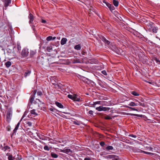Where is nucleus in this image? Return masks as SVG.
<instances>
[{
    "mask_svg": "<svg viewBox=\"0 0 160 160\" xmlns=\"http://www.w3.org/2000/svg\"><path fill=\"white\" fill-rule=\"evenodd\" d=\"M11 115V112L8 111L7 115V118L8 119L10 118V115Z\"/></svg>",
    "mask_w": 160,
    "mask_h": 160,
    "instance_id": "aec40b11",
    "label": "nucleus"
},
{
    "mask_svg": "<svg viewBox=\"0 0 160 160\" xmlns=\"http://www.w3.org/2000/svg\"><path fill=\"white\" fill-rule=\"evenodd\" d=\"M35 104L34 103H31V108L32 109L31 110V114H33L34 115H37L38 114L36 112V108H37V107L38 106V104H36L35 105V106L34 107Z\"/></svg>",
    "mask_w": 160,
    "mask_h": 160,
    "instance_id": "f257e3e1",
    "label": "nucleus"
},
{
    "mask_svg": "<svg viewBox=\"0 0 160 160\" xmlns=\"http://www.w3.org/2000/svg\"><path fill=\"white\" fill-rule=\"evenodd\" d=\"M4 151H6L8 149L10 148V147L8 146H6L4 147Z\"/></svg>",
    "mask_w": 160,
    "mask_h": 160,
    "instance_id": "4c0bfd02",
    "label": "nucleus"
},
{
    "mask_svg": "<svg viewBox=\"0 0 160 160\" xmlns=\"http://www.w3.org/2000/svg\"><path fill=\"white\" fill-rule=\"evenodd\" d=\"M105 144V143L103 142H100V145L102 146H103Z\"/></svg>",
    "mask_w": 160,
    "mask_h": 160,
    "instance_id": "37998d69",
    "label": "nucleus"
},
{
    "mask_svg": "<svg viewBox=\"0 0 160 160\" xmlns=\"http://www.w3.org/2000/svg\"><path fill=\"white\" fill-rule=\"evenodd\" d=\"M45 60L42 57H39L38 60V62L41 64L43 65Z\"/></svg>",
    "mask_w": 160,
    "mask_h": 160,
    "instance_id": "39448f33",
    "label": "nucleus"
},
{
    "mask_svg": "<svg viewBox=\"0 0 160 160\" xmlns=\"http://www.w3.org/2000/svg\"><path fill=\"white\" fill-rule=\"evenodd\" d=\"M20 122H19L17 124L15 128L14 129L13 131V133L15 132H16V131L17 130V129L18 128V127L19 126Z\"/></svg>",
    "mask_w": 160,
    "mask_h": 160,
    "instance_id": "f3484780",
    "label": "nucleus"
},
{
    "mask_svg": "<svg viewBox=\"0 0 160 160\" xmlns=\"http://www.w3.org/2000/svg\"><path fill=\"white\" fill-rule=\"evenodd\" d=\"M129 136L130 137H132V138H136L137 137L135 135H129Z\"/></svg>",
    "mask_w": 160,
    "mask_h": 160,
    "instance_id": "8fccbe9b",
    "label": "nucleus"
},
{
    "mask_svg": "<svg viewBox=\"0 0 160 160\" xmlns=\"http://www.w3.org/2000/svg\"><path fill=\"white\" fill-rule=\"evenodd\" d=\"M88 113L89 114L92 115L93 114V111L92 110H90L89 111Z\"/></svg>",
    "mask_w": 160,
    "mask_h": 160,
    "instance_id": "de8ad7c7",
    "label": "nucleus"
},
{
    "mask_svg": "<svg viewBox=\"0 0 160 160\" xmlns=\"http://www.w3.org/2000/svg\"><path fill=\"white\" fill-rule=\"evenodd\" d=\"M52 37L51 36H49L47 37L46 40L48 41H50L52 40Z\"/></svg>",
    "mask_w": 160,
    "mask_h": 160,
    "instance_id": "c85d7f7f",
    "label": "nucleus"
},
{
    "mask_svg": "<svg viewBox=\"0 0 160 160\" xmlns=\"http://www.w3.org/2000/svg\"><path fill=\"white\" fill-rule=\"evenodd\" d=\"M89 105H91V107L92 105H95V103L94 102H89Z\"/></svg>",
    "mask_w": 160,
    "mask_h": 160,
    "instance_id": "49530a36",
    "label": "nucleus"
},
{
    "mask_svg": "<svg viewBox=\"0 0 160 160\" xmlns=\"http://www.w3.org/2000/svg\"><path fill=\"white\" fill-rule=\"evenodd\" d=\"M113 3V5L115 7H117L118 5V2L116 0H113L112 1Z\"/></svg>",
    "mask_w": 160,
    "mask_h": 160,
    "instance_id": "4468645a",
    "label": "nucleus"
},
{
    "mask_svg": "<svg viewBox=\"0 0 160 160\" xmlns=\"http://www.w3.org/2000/svg\"><path fill=\"white\" fill-rule=\"evenodd\" d=\"M17 48L18 50H20L21 49V47L20 46L18 45L17 46Z\"/></svg>",
    "mask_w": 160,
    "mask_h": 160,
    "instance_id": "603ef678",
    "label": "nucleus"
},
{
    "mask_svg": "<svg viewBox=\"0 0 160 160\" xmlns=\"http://www.w3.org/2000/svg\"><path fill=\"white\" fill-rule=\"evenodd\" d=\"M55 104L59 108H63V106L60 103L58 102H55Z\"/></svg>",
    "mask_w": 160,
    "mask_h": 160,
    "instance_id": "f8f14e48",
    "label": "nucleus"
},
{
    "mask_svg": "<svg viewBox=\"0 0 160 160\" xmlns=\"http://www.w3.org/2000/svg\"><path fill=\"white\" fill-rule=\"evenodd\" d=\"M46 20H43V19L42 20V23H46Z\"/></svg>",
    "mask_w": 160,
    "mask_h": 160,
    "instance_id": "4d7b16f0",
    "label": "nucleus"
},
{
    "mask_svg": "<svg viewBox=\"0 0 160 160\" xmlns=\"http://www.w3.org/2000/svg\"><path fill=\"white\" fill-rule=\"evenodd\" d=\"M30 73V72H29V71H28V72H25V74H24V76L25 77H26L28 74H29Z\"/></svg>",
    "mask_w": 160,
    "mask_h": 160,
    "instance_id": "09e8293b",
    "label": "nucleus"
},
{
    "mask_svg": "<svg viewBox=\"0 0 160 160\" xmlns=\"http://www.w3.org/2000/svg\"><path fill=\"white\" fill-rule=\"evenodd\" d=\"M37 92V90H35L33 92H32L31 93H32V97L31 98V102L32 100V99H34V96Z\"/></svg>",
    "mask_w": 160,
    "mask_h": 160,
    "instance_id": "9b49d317",
    "label": "nucleus"
},
{
    "mask_svg": "<svg viewBox=\"0 0 160 160\" xmlns=\"http://www.w3.org/2000/svg\"><path fill=\"white\" fill-rule=\"evenodd\" d=\"M80 101V99L79 98H78L77 97H76V99L74 101H78V102H79V101Z\"/></svg>",
    "mask_w": 160,
    "mask_h": 160,
    "instance_id": "864d4df0",
    "label": "nucleus"
},
{
    "mask_svg": "<svg viewBox=\"0 0 160 160\" xmlns=\"http://www.w3.org/2000/svg\"><path fill=\"white\" fill-rule=\"evenodd\" d=\"M102 39L103 42H105L108 45L110 43V42L107 40L104 37H102Z\"/></svg>",
    "mask_w": 160,
    "mask_h": 160,
    "instance_id": "ddd939ff",
    "label": "nucleus"
},
{
    "mask_svg": "<svg viewBox=\"0 0 160 160\" xmlns=\"http://www.w3.org/2000/svg\"><path fill=\"white\" fill-rule=\"evenodd\" d=\"M8 159L9 160H13L12 156L9 155L8 157Z\"/></svg>",
    "mask_w": 160,
    "mask_h": 160,
    "instance_id": "c03bdc74",
    "label": "nucleus"
},
{
    "mask_svg": "<svg viewBox=\"0 0 160 160\" xmlns=\"http://www.w3.org/2000/svg\"><path fill=\"white\" fill-rule=\"evenodd\" d=\"M56 37H52V40H54L56 38Z\"/></svg>",
    "mask_w": 160,
    "mask_h": 160,
    "instance_id": "e2e57ef3",
    "label": "nucleus"
},
{
    "mask_svg": "<svg viewBox=\"0 0 160 160\" xmlns=\"http://www.w3.org/2000/svg\"><path fill=\"white\" fill-rule=\"evenodd\" d=\"M5 65L7 68L9 67L11 65V63L10 61H8L6 62Z\"/></svg>",
    "mask_w": 160,
    "mask_h": 160,
    "instance_id": "6ab92c4d",
    "label": "nucleus"
},
{
    "mask_svg": "<svg viewBox=\"0 0 160 160\" xmlns=\"http://www.w3.org/2000/svg\"><path fill=\"white\" fill-rule=\"evenodd\" d=\"M132 115L134 116H138V117L139 116V115L138 114H132Z\"/></svg>",
    "mask_w": 160,
    "mask_h": 160,
    "instance_id": "6e6d98bb",
    "label": "nucleus"
},
{
    "mask_svg": "<svg viewBox=\"0 0 160 160\" xmlns=\"http://www.w3.org/2000/svg\"><path fill=\"white\" fill-rule=\"evenodd\" d=\"M10 128H7V130L8 131H10Z\"/></svg>",
    "mask_w": 160,
    "mask_h": 160,
    "instance_id": "0e129e2a",
    "label": "nucleus"
},
{
    "mask_svg": "<svg viewBox=\"0 0 160 160\" xmlns=\"http://www.w3.org/2000/svg\"><path fill=\"white\" fill-rule=\"evenodd\" d=\"M103 2L104 3H105L106 4V3H108V2H106L105 1H103Z\"/></svg>",
    "mask_w": 160,
    "mask_h": 160,
    "instance_id": "680f3d73",
    "label": "nucleus"
},
{
    "mask_svg": "<svg viewBox=\"0 0 160 160\" xmlns=\"http://www.w3.org/2000/svg\"><path fill=\"white\" fill-rule=\"evenodd\" d=\"M100 102H101L100 101H97V102H94L95 105H96V104H99L100 103Z\"/></svg>",
    "mask_w": 160,
    "mask_h": 160,
    "instance_id": "3c124183",
    "label": "nucleus"
},
{
    "mask_svg": "<svg viewBox=\"0 0 160 160\" xmlns=\"http://www.w3.org/2000/svg\"><path fill=\"white\" fill-rule=\"evenodd\" d=\"M50 111H53V109L52 108H50Z\"/></svg>",
    "mask_w": 160,
    "mask_h": 160,
    "instance_id": "052dcab7",
    "label": "nucleus"
},
{
    "mask_svg": "<svg viewBox=\"0 0 160 160\" xmlns=\"http://www.w3.org/2000/svg\"><path fill=\"white\" fill-rule=\"evenodd\" d=\"M73 123L75 125H80V123L78 122V121L77 122L76 121H74L73 122Z\"/></svg>",
    "mask_w": 160,
    "mask_h": 160,
    "instance_id": "58836bf2",
    "label": "nucleus"
},
{
    "mask_svg": "<svg viewBox=\"0 0 160 160\" xmlns=\"http://www.w3.org/2000/svg\"><path fill=\"white\" fill-rule=\"evenodd\" d=\"M28 52L26 49H23L22 52V55L23 57H26L28 55Z\"/></svg>",
    "mask_w": 160,
    "mask_h": 160,
    "instance_id": "0eeeda50",
    "label": "nucleus"
},
{
    "mask_svg": "<svg viewBox=\"0 0 160 160\" xmlns=\"http://www.w3.org/2000/svg\"><path fill=\"white\" fill-rule=\"evenodd\" d=\"M148 148H149V150L152 151H153V148H152L151 147H148Z\"/></svg>",
    "mask_w": 160,
    "mask_h": 160,
    "instance_id": "5fc2aeb1",
    "label": "nucleus"
},
{
    "mask_svg": "<svg viewBox=\"0 0 160 160\" xmlns=\"http://www.w3.org/2000/svg\"><path fill=\"white\" fill-rule=\"evenodd\" d=\"M106 5L109 8V9H110V7L112 6V5L111 4H110L109 3H107Z\"/></svg>",
    "mask_w": 160,
    "mask_h": 160,
    "instance_id": "79ce46f5",
    "label": "nucleus"
},
{
    "mask_svg": "<svg viewBox=\"0 0 160 160\" xmlns=\"http://www.w3.org/2000/svg\"><path fill=\"white\" fill-rule=\"evenodd\" d=\"M52 47L51 46L47 47V49L48 52H50L51 51L52 49Z\"/></svg>",
    "mask_w": 160,
    "mask_h": 160,
    "instance_id": "5701e85b",
    "label": "nucleus"
},
{
    "mask_svg": "<svg viewBox=\"0 0 160 160\" xmlns=\"http://www.w3.org/2000/svg\"><path fill=\"white\" fill-rule=\"evenodd\" d=\"M142 152L144 153H146V154H149V155H153V154L152 153H151V152H146L145 151H142Z\"/></svg>",
    "mask_w": 160,
    "mask_h": 160,
    "instance_id": "2f4dec72",
    "label": "nucleus"
},
{
    "mask_svg": "<svg viewBox=\"0 0 160 160\" xmlns=\"http://www.w3.org/2000/svg\"><path fill=\"white\" fill-rule=\"evenodd\" d=\"M81 47L80 44L76 45L74 47V48L77 50H79L81 49Z\"/></svg>",
    "mask_w": 160,
    "mask_h": 160,
    "instance_id": "a211bd4d",
    "label": "nucleus"
},
{
    "mask_svg": "<svg viewBox=\"0 0 160 160\" xmlns=\"http://www.w3.org/2000/svg\"><path fill=\"white\" fill-rule=\"evenodd\" d=\"M77 95L76 94H74L73 95L72 100H74V101L76 99V98L77 97Z\"/></svg>",
    "mask_w": 160,
    "mask_h": 160,
    "instance_id": "72a5a7b5",
    "label": "nucleus"
},
{
    "mask_svg": "<svg viewBox=\"0 0 160 160\" xmlns=\"http://www.w3.org/2000/svg\"><path fill=\"white\" fill-rule=\"evenodd\" d=\"M115 9L114 7L112 5V6L110 7V8L109 9V10L111 11H112V10H113Z\"/></svg>",
    "mask_w": 160,
    "mask_h": 160,
    "instance_id": "f704fd0d",
    "label": "nucleus"
},
{
    "mask_svg": "<svg viewBox=\"0 0 160 160\" xmlns=\"http://www.w3.org/2000/svg\"><path fill=\"white\" fill-rule=\"evenodd\" d=\"M135 101L136 102H139V101H138V100H137V99H135Z\"/></svg>",
    "mask_w": 160,
    "mask_h": 160,
    "instance_id": "338daca9",
    "label": "nucleus"
},
{
    "mask_svg": "<svg viewBox=\"0 0 160 160\" xmlns=\"http://www.w3.org/2000/svg\"><path fill=\"white\" fill-rule=\"evenodd\" d=\"M61 152L66 153L69 154V152H71L72 151L70 149H66L65 150H62L61 151Z\"/></svg>",
    "mask_w": 160,
    "mask_h": 160,
    "instance_id": "1a4fd4ad",
    "label": "nucleus"
},
{
    "mask_svg": "<svg viewBox=\"0 0 160 160\" xmlns=\"http://www.w3.org/2000/svg\"><path fill=\"white\" fill-rule=\"evenodd\" d=\"M83 80L85 82H90L91 81L90 80H89L88 79L86 78H84Z\"/></svg>",
    "mask_w": 160,
    "mask_h": 160,
    "instance_id": "cd10ccee",
    "label": "nucleus"
},
{
    "mask_svg": "<svg viewBox=\"0 0 160 160\" xmlns=\"http://www.w3.org/2000/svg\"><path fill=\"white\" fill-rule=\"evenodd\" d=\"M36 51L35 50L31 51V55H33L35 54Z\"/></svg>",
    "mask_w": 160,
    "mask_h": 160,
    "instance_id": "c756f323",
    "label": "nucleus"
},
{
    "mask_svg": "<svg viewBox=\"0 0 160 160\" xmlns=\"http://www.w3.org/2000/svg\"><path fill=\"white\" fill-rule=\"evenodd\" d=\"M112 160H115L114 158H112Z\"/></svg>",
    "mask_w": 160,
    "mask_h": 160,
    "instance_id": "774afa93",
    "label": "nucleus"
},
{
    "mask_svg": "<svg viewBox=\"0 0 160 160\" xmlns=\"http://www.w3.org/2000/svg\"><path fill=\"white\" fill-rule=\"evenodd\" d=\"M82 54L84 55V53H85V52L84 51H82Z\"/></svg>",
    "mask_w": 160,
    "mask_h": 160,
    "instance_id": "69168bd1",
    "label": "nucleus"
},
{
    "mask_svg": "<svg viewBox=\"0 0 160 160\" xmlns=\"http://www.w3.org/2000/svg\"><path fill=\"white\" fill-rule=\"evenodd\" d=\"M73 95L68 94V97L72 100Z\"/></svg>",
    "mask_w": 160,
    "mask_h": 160,
    "instance_id": "ea45409f",
    "label": "nucleus"
},
{
    "mask_svg": "<svg viewBox=\"0 0 160 160\" xmlns=\"http://www.w3.org/2000/svg\"><path fill=\"white\" fill-rule=\"evenodd\" d=\"M142 151H143V150H141V149H138V152H142Z\"/></svg>",
    "mask_w": 160,
    "mask_h": 160,
    "instance_id": "bf43d9fd",
    "label": "nucleus"
},
{
    "mask_svg": "<svg viewBox=\"0 0 160 160\" xmlns=\"http://www.w3.org/2000/svg\"><path fill=\"white\" fill-rule=\"evenodd\" d=\"M34 19V17L31 14V23H32V22L33 21Z\"/></svg>",
    "mask_w": 160,
    "mask_h": 160,
    "instance_id": "c9c22d12",
    "label": "nucleus"
},
{
    "mask_svg": "<svg viewBox=\"0 0 160 160\" xmlns=\"http://www.w3.org/2000/svg\"><path fill=\"white\" fill-rule=\"evenodd\" d=\"M33 130V132H31V133H32V135L33 136L35 137L37 134V131L35 130L34 131Z\"/></svg>",
    "mask_w": 160,
    "mask_h": 160,
    "instance_id": "4be33fe9",
    "label": "nucleus"
},
{
    "mask_svg": "<svg viewBox=\"0 0 160 160\" xmlns=\"http://www.w3.org/2000/svg\"><path fill=\"white\" fill-rule=\"evenodd\" d=\"M67 39L66 38H62L61 41V44L62 45H63L65 44L67 42Z\"/></svg>",
    "mask_w": 160,
    "mask_h": 160,
    "instance_id": "9d476101",
    "label": "nucleus"
},
{
    "mask_svg": "<svg viewBox=\"0 0 160 160\" xmlns=\"http://www.w3.org/2000/svg\"><path fill=\"white\" fill-rule=\"evenodd\" d=\"M51 155L52 157L54 158H57L58 156L57 154L53 152H52L51 154Z\"/></svg>",
    "mask_w": 160,
    "mask_h": 160,
    "instance_id": "dca6fc26",
    "label": "nucleus"
},
{
    "mask_svg": "<svg viewBox=\"0 0 160 160\" xmlns=\"http://www.w3.org/2000/svg\"><path fill=\"white\" fill-rule=\"evenodd\" d=\"M38 95L40 96L42 94V93L41 91H38L37 92Z\"/></svg>",
    "mask_w": 160,
    "mask_h": 160,
    "instance_id": "a18cd8bd",
    "label": "nucleus"
},
{
    "mask_svg": "<svg viewBox=\"0 0 160 160\" xmlns=\"http://www.w3.org/2000/svg\"><path fill=\"white\" fill-rule=\"evenodd\" d=\"M73 63H79L81 62V61L78 59H75L73 60Z\"/></svg>",
    "mask_w": 160,
    "mask_h": 160,
    "instance_id": "2eb2a0df",
    "label": "nucleus"
},
{
    "mask_svg": "<svg viewBox=\"0 0 160 160\" xmlns=\"http://www.w3.org/2000/svg\"><path fill=\"white\" fill-rule=\"evenodd\" d=\"M131 93L132 94L135 96H138L139 95V94L138 93L135 91H132L131 92Z\"/></svg>",
    "mask_w": 160,
    "mask_h": 160,
    "instance_id": "a878e982",
    "label": "nucleus"
},
{
    "mask_svg": "<svg viewBox=\"0 0 160 160\" xmlns=\"http://www.w3.org/2000/svg\"><path fill=\"white\" fill-rule=\"evenodd\" d=\"M126 107H127L130 109H131V110H134V111H138V110L137 109H136L135 108H132V107H129L128 106H126Z\"/></svg>",
    "mask_w": 160,
    "mask_h": 160,
    "instance_id": "7c9ffc66",
    "label": "nucleus"
},
{
    "mask_svg": "<svg viewBox=\"0 0 160 160\" xmlns=\"http://www.w3.org/2000/svg\"><path fill=\"white\" fill-rule=\"evenodd\" d=\"M4 3V6L6 8L8 6L11 2V0H2Z\"/></svg>",
    "mask_w": 160,
    "mask_h": 160,
    "instance_id": "20e7f679",
    "label": "nucleus"
},
{
    "mask_svg": "<svg viewBox=\"0 0 160 160\" xmlns=\"http://www.w3.org/2000/svg\"><path fill=\"white\" fill-rule=\"evenodd\" d=\"M104 118L108 120H110L112 119L108 115H107L106 117H105Z\"/></svg>",
    "mask_w": 160,
    "mask_h": 160,
    "instance_id": "e433bc0d",
    "label": "nucleus"
},
{
    "mask_svg": "<svg viewBox=\"0 0 160 160\" xmlns=\"http://www.w3.org/2000/svg\"><path fill=\"white\" fill-rule=\"evenodd\" d=\"M106 149L108 150H112L113 149V147L112 146H108L106 147Z\"/></svg>",
    "mask_w": 160,
    "mask_h": 160,
    "instance_id": "b1692460",
    "label": "nucleus"
},
{
    "mask_svg": "<svg viewBox=\"0 0 160 160\" xmlns=\"http://www.w3.org/2000/svg\"><path fill=\"white\" fill-rule=\"evenodd\" d=\"M144 99L142 98V99L140 100V101L138 102V104L140 106H142L143 107H145V105L144 103Z\"/></svg>",
    "mask_w": 160,
    "mask_h": 160,
    "instance_id": "6e6552de",
    "label": "nucleus"
},
{
    "mask_svg": "<svg viewBox=\"0 0 160 160\" xmlns=\"http://www.w3.org/2000/svg\"><path fill=\"white\" fill-rule=\"evenodd\" d=\"M129 105L131 106H137V103L136 104L135 102H131L129 104Z\"/></svg>",
    "mask_w": 160,
    "mask_h": 160,
    "instance_id": "393cba45",
    "label": "nucleus"
},
{
    "mask_svg": "<svg viewBox=\"0 0 160 160\" xmlns=\"http://www.w3.org/2000/svg\"><path fill=\"white\" fill-rule=\"evenodd\" d=\"M44 149L45 150H47V151H49L50 150V148L47 146H45L44 147Z\"/></svg>",
    "mask_w": 160,
    "mask_h": 160,
    "instance_id": "473e14b6",
    "label": "nucleus"
},
{
    "mask_svg": "<svg viewBox=\"0 0 160 160\" xmlns=\"http://www.w3.org/2000/svg\"><path fill=\"white\" fill-rule=\"evenodd\" d=\"M96 110L99 111H108L110 110V108L106 107H103L102 106H99L96 108Z\"/></svg>",
    "mask_w": 160,
    "mask_h": 160,
    "instance_id": "f03ea898",
    "label": "nucleus"
},
{
    "mask_svg": "<svg viewBox=\"0 0 160 160\" xmlns=\"http://www.w3.org/2000/svg\"><path fill=\"white\" fill-rule=\"evenodd\" d=\"M107 158H110L111 159L112 158H114V159L115 160H119V158H118V157L117 156L113 155H108L107 156Z\"/></svg>",
    "mask_w": 160,
    "mask_h": 160,
    "instance_id": "7ed1b4c3",
    "label": "nucleus"
},
{
    "mask_svg": "<svg viewBox=\"0 0 160 160\" xmlns=\"http://www.w3.org/2000/svg\"><path fill=\"white\" fill-rule=\"evenodd\" d=\"M102 73L105 75H107L106 72L105 70H103L102 71Z\"/></svg>",
    "mask_w": 160,
    "mask_h": 160,
    "instance_id": "a19ab883",
    "label": "nucleus"
},
{
    "mask_svg": "<svg viewBox=\"0 0 160 160\" xmlns=\"http://www.w3.org/2000/svg\"><path fill=\"white\" fill-rule=\"evenodd\" d=\"M158 28L157 27H155L153 28L152 30V32L154 33H157L158 30Z\"/></svg>",
    "mask_w": 160,
    "mask_h": 160,
    "instance_id": "bb28decb",
    "label": "nucleus"
},
{
    "mask_svg": "<svg viewBox=\"0 0 160 160\" xmlns=\"http://www.w3.org/2000/svg\"><path fill=\"white\" fill-rule=\"evenodd\" d=\"M84 160H91V158H85Z\"/></svg>",
    "mask_w": 160,
    "mask_h": 160,
    "instance_id": "13d9d810",
    "label": "nucleus"
},
{
    "mask_svg": "<svg viewBox=\"0 0 160 160\" xmlns=\"http://www.w3.org/2000/svg\"><path fill=\"white\" fill-rule=\"evenodd\" d=\"M37 26V25L36 24H35L34 25H33L32 26V29L33 31H34V32L35 34H36V31L35 30V27L36 26Z\"/></svg>",
    "mask_w": 160,
    "mask_h": 160,
    "instance_id": "412c9836",
    "label": "nucleus"
},
{
    "mask_svg": "<svg viewBox=\"0 0 160 160\" xmlns=\"http://www.w3.org/2000/svg\"><path fill=\"white\" fill-rule=\"evenodd\" d=\"M7 53L8 57L11 59L13 58L15 56V54L13 51H10V52H8Z\"/></svg>",
    "mask_w": 160,
    "mask_h": 160,
    "instance_id": "423d86ee",
    "label": "nucleus"
}]
</instances>
